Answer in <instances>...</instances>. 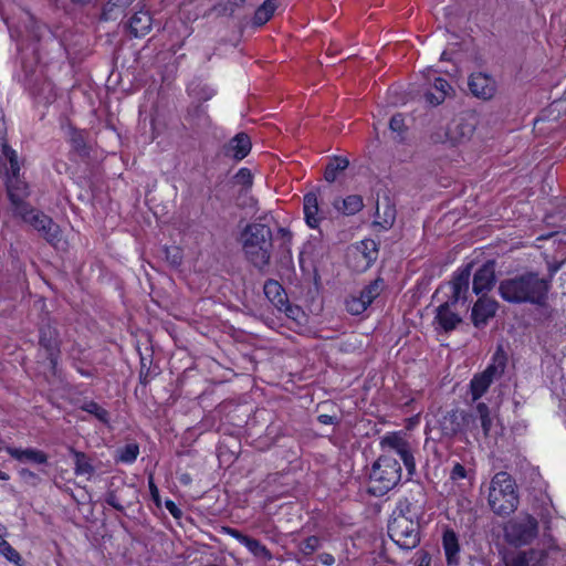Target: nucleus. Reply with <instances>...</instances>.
<instances>
[{"instance_id":"1","label":"nucleus","mask_w":566,"mask_h":566,"mask_svg":"<svg viewBox=\"0 0 566 566\" xmlns=\"http://www.w3.org/2000/svg\"><path fill=\"white\" fill-rule=\"evenodd\" d=\"M549 289L551 279L541 277L535 272H526L501 281L499 293L509 303L543 305Z\"/></svg>"},{"instance_id":"2","label":"nucleus","mask_w":566,"mask_h":566,"mask_svg":"<svg viewBox=\"0 0 566 566\" xmlns=\"http://www.w3.org/2000/svg\"><path fill=\"white\" fill-rule=\"evenodd\" d=\"M240 241L247 260L263 271L270 264L272 255V231L262 223H250L241 232Z\"/></svg>"},{"instance_id":"3","label":"nucleus","mask_w":566,"mask_h":566,"mask_svg":"<svg viewBox=\"0 0 566 566\" xmlns=\"http://www.w3.org/2000/svg\"><path fill=\"white\" fill-rule=\"evenodd\" d=\"M388 535L405 551H411L420 543L419 522L407 501L400 502L392 511L388 523Z\"/></svg>"},{"instance_id":"4","label":"nucleus","mask_w":566,"mask_h":566,"mask_svg":"<svg viewBox=\"0 0 566 566\" xmlns=\"http://www.w3.org/2000/svg\"><path fill=\"white\" fill-rule=\"evenodd\" d=\"M491 510L497 515H509L518 506L515 482L504 471L497 472L491 480L488 496Z\"/></svg>"},{"instance_id":"5","label":"nucleus","mask_w":566,"mask_h":566,"mask_svg":"<svg viewBox=\"0 0 566 566\" xmlns=\"http://www.w3.org/2000/svg\"><path fill=\"white\" fill-rule=\"evenodd\" d=\"M401 480V467L391 454H381L369 472L368 491L375 496H382Z\"/></svg>"},{"instance_id":"6","label":"nucleus","mask_w":566,"mask_h":566,"mask_svg":"<svg viewBox=\"0 0 566 566\" xmlns=\"http://www.w3.org/2000/svg\"><path fill=\"white\" fill-rule=\"evenodd\" d=\"M2 155L8 160L10 166L7 172L8 196L12 205H14L18 211H20L27 207L24 206L23 200L27 197L28 191L27 184L19 177L20 166L18 163V155L15 150H13L7 144L2 145Z\"/></svg>"},{"instance_id":"7","label":"nucleus","mask_w":566,"mask_h":566,"mask_svg":"<svg viewBox=\"0 0 566 566\" xmlns=\"http://www.w3.org/2000/svg\"><path fill=\"white\" fill-rule=\"evenodd\" d=\"M492 423L493 419L489 406L484 402H479L474 411L468 412L463 410L461 439L468 440V434L475 440H479L481 434L486 438L490 434Z\"/></svg>"},{"instance_id":"8","label":"nucleus","mask_w":566,"mask_h":566,"mask_svg":"<svg viewBox=\"0 0 566 566\" xmlns=\"http://www.w3.org/2000/svg\"><path fill=\"white\" fill-rule=\"evenodd\" d=\"M506 541L514 546L530 544L538 534L537 520L531 515L518 516L504 527Z\"/></svg>"},{"instance_id":"9","label":"nucleus","mask_w":566,"mask_h":566,"mask_svg":"<svg viewBox=\"0 0 566 566\" xmlns=\"http://www.w3.org/2000/svg\"><path fill=\"white\" fill-rule=\"evenodd\" d=\"M381 448L387 451L386 454H391L394 458L398 455L405 464L408 479L416 473V462L413 450L408 440L400 433H391L385 436L380 441Z\"/></svg>"},{"instance_id":"10","label":"nucleus","mask_w":566,"mask_h":566,"mask_svg":"<svg viewBox=\"0 0 566 566\" xmlns=\"http://www.w3.org/2000/svg\"><path fill=\"white\" fill-rule=\"evenodd\" d=\"M504 356H495L493 363L482 374L475 375L472 378L470 388L473 401L479 400L486 392L494 379L504 373Z\"/></svg>"},{"instance_id":"11","label":"nucleus","mask_w":566,"mask_h":566,"mask_svg":"<svg viewBox=\"0 0 566 566\" xmlns=\"http://www.w3.org/2000/svg\"><path fill=\"white\" fill-rule=\"evenodd\" d=\"M39 345L43 355L49 360L50 368L55 373L59 358L61 355V340L56 328L48 322L40 327L39 331Z\"/></svg>"},{"instance_id":"12","label":"nucleus","mask_w":566,"mask_h":566,"mask_svg":"<svg viewBox=\"0 0 566 566\" xmlns=\"http://www.w3.org/2000/svg\"><path fill=\"white\" fill-rule=\"evenodd\" d=\"M19 213L22 216L23 220L39 231L48 242L53 243L59 239L60 228L49 216L34 209H28V207L21 209Z\"/></svg>"},{"instance_id":"13","label":"nucleus","mask_w":566,"mask_h":566,"mask_svg":"<svg viewBox=\"0 0 566 566\" xmlns=\"http://www.w3.org/2000/svg\"><path fill=\"white\" fill-rule=\"evenodd\" d=\"M475 130V119L473 116L469 118H454L447 128L446 136L448 140L455 145L462 144L471 139Z\"/></svg>"},{"instance_id":"14","label":"nucleus","mask_w":566,"mask_h":566,"mask_svg":"<svg viewBox=\"0 0 566 566\" xmlns=\"http://www.w3.org/2000/svg\"><path fill=\"white\" fill-rule=\"evenodd\" d=\"M463 410L452 409L441 413L438 419V428L441 436L447 439L461 438Z\"/></svg>"},{"instance_id":"15","label":"nucleus","mask_w":566,"mask_h":566,"mask_svg":"<svg viewBox=\"0 0 566 566\" xmlns=\"http://www.w3.org/2000/svg\"><path fill=\"white\" fill-rule=\"evenodd\" d=\"M7 452L19 462L40 465V473H48L44 467L49 464V455L44 451L34 448L20 449L8 447Z\"/></svg>"},{"instance_id":"16","label":"nucleus","mask_w":566,"mask_h":566,"mask_svg":"<svg viewBox=\"0 0 566 566\" xmlns=\"http://www.w3.org/2000/svg\"><path fill=\"white\" fill-rule=\"evenodd\" d=\"M471 270L472 264L469 263L465 266L459 269L453 274V277L450 282L452 294L449 298L452 300L453 303H465L467 295L469 293Z\"/></svg>"},{"instance_id":"17","label":"nucleus","mask_w":566,"mask_h":566,"mask_svg":"<svg viewBox=\"0 0 566 566\" xmlns=\"http://www.w3.org/2000/svg\"><path fill=\"white\" fill-rule=\"evenodd\" d=\"M471 93L481 99H490L496 92V83L493 77L485 73H473L468 82Z\"/></svg>"},{"instance_id":"18","label":"nucleus","mask_w":566,"mask_h":566,"mask_svg":"<svg viewBox=\"0 0 566 566\" xmlns=\"http://www.w3.org/2000/svg\"><path fill=\"white\" fill-rule=\"evenodd\" d=\"M458 304L448 300L437 307L434 319L444 332L453 331L462 322L460 314L455 311Z\"/></svg>"},{"instance_id":"19","label":"nucleus","mask_w":566,"mask_h":566,"mask_svg":"<svg viewBox=\"0 0 566 566\" xmlns=\"http://www.w3.org/2000/svg\"><path fill=\"white\" fill-rule=\"evenodd\" d=\"M497 302L486 296H481L472 308V322L475 327L480 328L486 325L497 311Z\"/></svg>"},{"instance_id":"20","label":"nucleus","mask_w":566,"mask_h":566,"mask_svg":"<svg viewBox=\"0 0 566 566\" xmlns=\"http://www.w3.org/2000/svg\"><path fill=\"white\" fill-rule=\"evenodd\" d=\"M495 284V262H485L473 276V292L479 295L490 291Z\"/></svg>"},{"instance_id":"21","label":"nucleus","mask_w":566,"mask_h":566,"mask_svg":"<svg viewBox=\"0 0 566 566\" xmlns=\"http://www.w3.org/2000/svg\"><path fill=\"white\" fill-rule=\"evenodd\" d=\"M251 150V140L245 133H239L227 143L222 148L226 157L241 160L248 156Z\"/></svg>"},{"instance_id":"22","label":"nucleus","mask_w":566,"mask_h":566,"mask_svg":"<svg viewBox=\"0 0 566 566\" xmlns=\"http://www.w3.org/2000/svg\"><path fill=\"white\" fill-rule=\"evenodd\" d=\"M153 18L148 11L135 12L126 23V30L135 38H142L148 34L151 30Z\"/></svg>"},{"instance_id":"23","label":"nucleus","mask_w":566,"mask_h":566,"mask_svg":"<svg viewBox=\"0 0 566 566\" xmlns=\"http://www.w3.org/2000/svg\"><path fill=\"white\" fill-rule=\"evenodd\" d=\"M543 545V548L523 551L528 560L532 563V566L543 565L552 552H557L559 549L554 537L546 532L544 533Z\"/></svg>"},{"instance_id":"24","label":"nucleus","mask_w":566,"mask_h":566,"mask_svg":"<svg viewBox=\"0 0 566 566\" xmlns=\"http://www.w3.org/2000/svg\"><path fill=\"white\" fill-rule=\"evenodd\" d=\"M264 294L269 301L280 311H292L282 285L274 280H268L264 284Z\"/></svg>"},{"instance_id":"25","label":"nucleus","mask_w":566,"mask_h":566,"mask_svg":"<svg viewBox=\"0 0 566 566\" xmlns=\"http://www.w3.org/2000/svg\"><path fill=\"white\" fill-rule=\"evenodd\" d=\"M354 254L359 259L360 270L368 269L378 256L377 243L371 239H366L359 242L356 247Z\"/></svg>"},{"instance_id":"26","label":"nucleus","mask_w":566,"mask_h":566,"mask_svg":"<svg viewBox=\"0 0 566 566\" xmlns=\"http://www.w3.org/2000/svg\"><path fill=\"white\" fill-rule=\"evenodd\" d=\"M303 210L307 226L313 229L317 228L322 220V216L319 212L318 196L316 192L312 191L304 196Z\"/></svg>"},{"instance_id":"27","label":"nucleus","mask_w":566,"mask_h":566,"mask_svg":"<svg viewBox=\"0 0 566 566\" xmlns=\"http://www.w3.org/2000/svg\"><path fill=\"white\" fill-rule=\"evenodd\" d=\"M332 205L343 216H354L364 208V201L359 195H349L343 199L336 198Z\"/></svg>"},{"instance_id":"28","label":"nucleus","mask_w":566,"mask_h":566,"mask_svg":"<svg viewBox=\"0 0 566 566\" xmlns=\"http://www.w3.org/2000/svg\"><path fill=\"white\" fill-rule=\"evenodd\" d=\"M442 545L448 564H458V554L460 551V546L458 536L452 530H447L443 533Z\"/></svg>"},{"instance_id":"29","label":"nucleus","mask_w":566,"mask_h":566,"mask_svg":"<svg viewBox=\"0 0 566 566\" xmlns=\"http://www.w3.org/2000/svg\"><path fill=\"white\" fill-rule=\"evenodd\" d=\"M433 90L427 92L424 96L428 103L437 106L446 99L451 86L446 80L438 77L434 80Z\"/></svg>"},{"instance_id":"30","label":"nucleus","mask_w":566,"mask_h":566,"mask_svg":"<svg viewBox=\"0 0 566 566\" xmlns=\"http://www.w3.org/2000/svg\"><path fill=\"white\" fill-rule=\"evenodd\" d=\"M349 166L346 157L334 156L329 159L324 171V178L327 182H334L338 175Z\"/></svg>"},{"instance_id":"31","label":"nucleus","mask_w":566,"mask_h":566,"mask_svg":"<svg viewBox=\"0 0 566 566\" xmlns=\"http://www.w3.org/2000/svg\"><path fill=\"white\" fill-rule=\"evenodd\" d=\"M69 142L71 143L72 149L81 157L88 155V146L86 142V135L84 130H78L74 127L69 128Z\"/></svg>"},{"instance_id":"32","label":"nucleus","mask_w":566,"mask_h":566,"mask_svg":"<svg viewBox=\"0 0 566 566\" xmlns=\"http://www.w3.org/2000/svg\"><path fill=\"white\" fill-rule=\"evenodd\" d=\"M71 453L74 457V473L76 475L91 476L95 471L91 463V459L84 452L77 451L75 449H71Z\"/></svg>"},{"instance_id":"33","label":"nucleus","mask_w":566,"mask_h":566,"mask_svg":"<svg viewBox=\"0 0 566 566\" xmlns=\"http://www.w3.org/2000/svg\"><path fill=\"white\" fill-rule=\"evenodd\" d=\"M276 9V0H265L256 10L253 17V24L255 27H262L273 15Z\"/></svg>"},{"instance_id":"34","label":"nucleus","mask_w":566,"mask_h":566,"mask_svg":"<svg viewBox=\"0 0 566 566\" xmlns=\"http://www.w3.org/2000/svg\"><path fill=\"white\" fill-rule=\"evenodd\" d=\"M128 2L127 0H116V1H108L102 11V19L104 21H115L119 17H122L125 12V8L127 7Z\"/></svg>"},{"instance_id":"35","label":"nucleus","mask_w":566,"mask_h":566,"mask_svg":"<svg viewBox=\"0 0 566 566\" xmlns=\"http://www.w3.org/2000/svg\"><path fill=\"white\" fill-rule=\"evenodd\" d=\"M384 287H385L384 280L381 277H377L361 290L359 296L369 306L373 303V301L380 295Z\"/></svg>"},{"instance_id":"36","label":"nucleus","mask_w":566,"mask_h":566,"mask_svg":"<svg viewBox=\"0 0 566 566\" xmlns=\"http://www.w3.org/2000/svg\"><path fill=\"white\" fill-rule=\"evenodd\" d=\"M187 118L191 125L196 127H205L209 124V117L205 107L200 104L192 105L188 108Z\"/></svg>"},{"instance_id":"37","label":"nucleus","mask_w":566,"mask_h":566,"mask_svg":"<svg viewBox=\"0 0 566 566\" xmlns=\"http://www.w3.org/2000/svg\"><path fill=\"white\" fill-rule=\"evenodd\" d=\"M139 454V447L137 443H127L116 451V461L123 463H133Z\"/></svg>"},{"instance_id":"38","label":"nucleus","mask_w":566,"mask_h":566,"mask_svg":"<svg viewBox=\"0 0 566 566\" xmlns=\"http://www.w3.org/2000/svg\"><path fill=\"white\" fill-rule=\"evenodd\" d=\"M242 545H244L256 557L271 558L269 549L260 541L253 537L247 536Z\"/></svg>"},{"instance_id":"39","label":"nucleus","mask_w":566,"mask_h":566,"mask_svg":"<svg viewBox=\"0 0 566 566\" xmlns=\"http://www.w3.org/2000/svg\"><path fill=\"white\" fill-rule=\"evenodd\" d=\"M396 220V210L394 206L387 205L384 209V216L380 218V220L374 221L375 227H379L381 230H388L390 229Z\"/></svg>"},{"instance_id":"40","label":"nucleus","mask_w":566,"mask_h":566,"mask_svg":"<svg viewBox=\"0 0 566 566\" xmlns=\"http://www.w3.org/2000/svg\"><path fill=\"white\" fill-rule=\"evenodd\" d=\"M82 409L91 415H94L99 421L107 423L109 413L106 409L102 408L95 401H87L82 406Z\"/></svg>"},{"instance_id":"41","label":"nucleus","mask_w":566,"mask_h":566,"mask_svg":"<svg viewBox=\"0 0 566 566\" xmlns=\"http://www.w3.org/2000/svg\"><path fill=\"white\" fill-rule=\"evenodd\" d=\"M368 304L360 296H350L346 301V308L353 315H359L365 312Z\"/></svg>"},{"instance_id":"42","label":"nucleus","mask_w":566,"mask_h":566,"mask_svg":"<svg viewBox=\"0 0 566 566\" xmlns=\"http://www.w3.org/2000/svg\"><path fill=\"white\" fill-rule=\"evenodd\" d=\"M0 554H2L9 562L19 565L21 556L7 541L0 542Z\"/></svg>"},{"instance_id":"43","label":"nucleus","mask_w":566,"mask_h":566,"mask_svg":"<svg viewBox=\"0 0 566 566\" xmlns=\"http://www.w3.org/2000/svg\"><path fill=\"white\" fill-rule=\"evenodd\" d=\"M20 479L32 486H36L41 483L42 479L40 474L31 471L30 469L22 468L18 471Z\"/></svg>"},{"instance_id":"44","label":"nucleus","mask_w":566,"mask_h":566,"mask_svg":"<svg viewBox=\"0 0 566 566\" xmlns=\"http://www.w3.org/2000/svg\"><path fill=\"white\" fill-rule=\"evenodd\" d=\"M190 93L200 101H208L214 95V91L208 85H197L191 87Z\"/></svg>"},{"instance_id":"45","label":"nucleus","mask_w":566,"mask_h":566,"mask_svg":"<svg viewBox=\"0 0 566 566\" xmlns=\"http://www.w3.org/2000/svg\"><path fill=\"white\" fill-rule=\"evenodd\" d=\"M504 563L505 566H532V563L523 552H518L511 557H505Z\"/></svg>"},{"instance_id":"46","label":"nucleus","mask_w":566,"mask_h":566,"mask_svg":"<svg viewBox=\"0 0 566 566\" xmlns=\"http://www.w3.org/2000/svg\"><path fill=\"white\" fill-rule=\"evenodd\" d=\"M237 185L248 188L252 185V175L248 168H241L233 177Z\"/></svg>"},{"instance_id":"47","label":"nucleus","mask_w":566,"mask_h":566,"mask_svg":"<svg viewBox=\"0 0 566 566\" xmlns=\"http://www.w3.org/2000/svg\"><path fill=\"white\" fill-rule=\"evenodd\" d=\"M319 547V539L316 536H310L301 544V551L305 555L313 554Z\"/></svg>"},{"instance_id":"48","label":"nucleus","mask_w":566,"mask_h":566,"mask_svg":"<svg viewBox=\"0 0 566 566\" xmlns=\"http://www.w3.org/2000/svg\"><path fill=\"white\" fill-rule=\"evenodd\" d=\"M165 253H166V259L170 262L171 265L178 266L181 264L182 254H181V251L177 247L166 249Z\"/></svg>"},{"instance_id":"49","label":"nucleus","mask_w":566,"mask_h":566,"mask_svg":"<svg viewBox=\"0 0 566 566\" xmlns=\"http://www.w3.org/2000/svg\"><path fill=\"white\" fill-rule=\"evenodd\" d=\"M389 128L392 130V132H396V133H399L401 134L405 128H406V125H405V117L402 114L398 113V114H395L391 118H390V122H389Z\"/></svg>"},{"instance_id":"50","label":"nucleus","mask_w":566,"mask_h":566,"mask_svg":"<svg viewBox=\"0 0 566 566\" xmlns=\"http://www.w3.org/2000/svg\"><path fill=\"white\" fill-rule=\"evenodd\" d=\"M105 502L112 506L113 509H115L116 511H119V512H123L124 511V506L119 503L117 496H116V493L114 491H109L107 494H106V497H105Z\"/></svg>"},{"instance_id":"51","label":"nucleus","mask_w":566,"mask_h":566,"mask_svg":"<svg viewBox=\"0 0 566 566\" xmlns=\"http://www.w3.org/2000/svg\"><path fill=\"white\" fill-rule=\"evenodd\" d=\"M465 476H467L465 468L460 463H455L450 473L451 480L457 481V480L464 479Z\"/></svg>"},{"instance_id":"52","label":"nucleus","mask_w":566,"mask_h":566,"mask_svg":"<svg viewBox=\"0 0 566 566\" xmlns=\"http://www.w3.org/2000/svg\"><path fill=\"white\" fill-rule=\"evenodd\" d=\"M224 533L230 535L231 537L235 538L237 541H239L241 544L243 543V541L245 539L247 535L242 534L240 531L235 530V528H231V527H224Z\"/></svg>"},{"instance_id":"53","label":"nucleus","mask_w":566,"mask_h":566,"mask_svg":"<svg viewBox=\"0 0 566 566\" xmlns=\"http://www.w3.org/2000/svg\"><path fill=\"white\" fill-rule=\"evenodd\" d=\"M166 509L174 517H178L181 514V511L177 507V505L172 501L166 502Z\"/></svg>"},{"instance_id":"54","label":"nucleus","mask_w":566,"mask_h":566,"mask_svg":"<svg viewBox=\"0 0 566 566\" xmlns=\"http://www.w3.org/2000/svg\"><path fill=\"white\" fill-rule=\"evenodd\" d=\"M317 419L323 424H333L336 421V418L329 415H319Z\"/></svg>"},{"instance_id":"55","label":"nucleus","mask_w":566,"mask_h":566,"mask_svg":"<svg viewBox=\"0 0 566 566\" xmlns=\"http://www.w3.org/2000/svg\"><path fill=\"white\" fill-rule=\"evenodd\" d=\"M319 559L321 562L324 564V565H333L334 562H335V558L333 557V555L331 554H327V553H324L319 556Z\"/></svg>"},{"instance_id":"56","label":"nucleus","mask_w":566,"mask_h":566,"mask_svg":"<svg viewBox=\"0 0 566 566\" xmlns=\"http://www.w3.org/2000/svg\"><path fill=\"white\" fill-rule=\"evenodd\" d=\"M4 133H6V124H4L2 111L0 109V139L3 138Z\"/></svg>"},{"instance_id":"57","label":"nucleus","mask_w":566,"mask_h":566,"mask_svg":"<svg viewBox=\"0 0 566 566\" xmlns=\"http://www.w3.org/2000/svg\"><path fill=\"white\" fill-rule=\"evenodd\" d=\"M148 484H149V490H150L151 494H153L154 496H156V495L158 494V489H157V486L155 485V483H154V481H153V478H150V479H149Z\"/></svg>"},{"instance_id":"58","label":"nucleus","mask_w":566,"mask_h":566,"mask_svg":"<svg viewBox=\"0 0 566 566\" xmlns=\"http://www.w3.org/2000/svg\"><path fill=\"white\" fill-rule=\"evenodd\" d=\"M0 480H2V481L9 480V475L6 472L1 471V470H0Z\"/></svg>"},{"instance_id":"59","label":"nucleus","mask_w":566,"mask_h":566,"mask_svg":"<svg viewBox=\"0 0 566 566\" xmlns=\"http://www.w3.org/2000/svg\"><path fill=\"white\" fill-rule=\"evenodd\" d=\"M71 1H72L73 3H75V4H81V6H83V4H86L90 0H71Z\"/></svg>"},{"instance_id":"60","label":"nucleus","mask_w":566,"mask_h":566,"mask_svg":"<svg viewBox=\"0 0 566 566\" xmlns=\"http://www.w3.org/2000/svg\"><path fill=\"white\" fill-rule=\"evenodd\" d=\"M287 314V316H292V315H295V312L292 310V311H287L285 312Z\"/></svg>"},{"instance_id":"61","label":"nucleus","mask_w":566,"mask_h":566,"mask_svg":"<svg viewBox=\"0 0 566 566\" xmlns=\"http://www.w3.org/2000/svg\"><path fill=\"white\" fill-rule=\"evenodd\" d=\"M441 59L442 60L447 59L446 52L442 53Z\"/></svg>"},{"instance_id":"62","label":"nucleus","mask_w":566,"mask_h":566,"mask_svg":"<svg viewBox=\"0 0 566 566\" xmlns=\"http://www.w3.org/2000/svg\"><path fill=\"white\" fill-rule=\"evenodd\" d=\"M281 232H282L284 235L289 233V232H287L286 230H284V229H281Z\"/></svg>"},{"instance_id":"63","label":"nucleus","mask_w":566,"mask_h":566,"mask_svg":"<svg viewBox=\"0 0 566 566\" xmlns=\"http://www.w3.org/2000/svg\"><path fill=\"white\" fill-rule=\"evenodd\" d=\"M206 566H217V565H211V564H210V565H206Z\"/></svg>"},{"instance_id":"64","label":"nucleus","mask_w":566,"mask_h":566,"mask_svg":"<svg viewBox=\"0 0 566 566\" xmlns=\"http://www.w3.org/2000/svg\"><path fill=\"white\" fill-rule=\"evenodd\" d=\"M419 566H422V565H419Z\"/></svg>"}]
</instances>
